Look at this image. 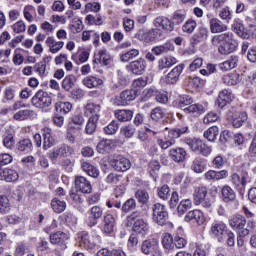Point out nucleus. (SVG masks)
Segmentation results:
<instances>
[{
  "instance_id": "16",
  "label": "nucleus",
  "mask_w": 256,
  "mask_h": 256,
  "mask_svg": "<svg viewBox=\"0 0 256 256\" xmlns=\"http://www.w3.org/2000/svg\"><path fill=\"white\" fill-rule=\"evenodd\" d=\"M128 71L133 75H143L147 69V62L143 58H139L129 63Z\"/></svg>"
},
{
  "instance_id": "21",
  "label": "nucleus",
  "mask_w": 256,
  "mask_h": 256,
  "mask_svg": "<svg viewBox=\"0 0 256 256\" xmlns=\"http://www.w3.org/2000/svg\"><path fill=\"white\" fill-rule=\"evenodd\" d=\"M153 25L156 27V29H163V31L171 32L174 29L173 22H171L169 18L165 16H159L154 19Z\"/></svg>"
},
{
  "instance_id": "33",
  "label": "nucleus",
  "mask_w": 256,
  "mask_h": 256,
  "mask_svg": "<svg viewBox=\"0 0 256 256\" xmlns=\"http://www.w3.org/2000/svg\"><path fill=\"white\" fill-rule=\"evenodd\" d=\"M210 31L211 33H223L227 31V25H225L221 20L218 18H212L209 21Z\"/></svg>"
},
{
  "instance_id": "62",
  "label": "nucleus",
  "mask_w": 256,
  "mask_h": 256,
  "mask_svg": "<svg viewBox=\"0 0 256 256\" xmlns=\"http://www.w3.org/2000/svg\"><path fill=\"white\" fill-rule=\"evenodd\" d=\"M68 29L71 31V33H81V31H83V21H81V19L72 21L69 25H68Z\"/></svg>"
},
{
  "instance_id": "17",
  "label": "nucleus",
  "mask_w": 256,
  "mask_h": 256,
  "mask_svg": "<svg viewBox=\"0 0 256 256\" xmlns=\"http://www.w3.org/2000/svg\"><path fill=\"white\" fill-rule=\"evenodd\" d=\"M184 220L187 223H190V221H194L197 223V225H205L207 219L205 218V214L201 210H192L189 211L186 215Z\"/></svg>"
},
{
  "instance_id": "53",
  "label": "nucleus",
  "mask_w": 256,
  "mask_h": 256,
  "mask_svg": "<svg viewBox=\"0 0 256 256\" xmlns=\"http://www.w3.org/2000/svg\"><path fill=\"white\" fill-rule=\"evenodd\" d=\"M99 120H97V117H90L87 124H86V135H93V133H95L96 129H97V122Z\"/></svg>"
},
{
  "instance_id": "19",
  "label": "nucleus",
  "mask_w": 256,
  "mask_h": 256,
  "mask_svg": "<svg viewBox=\"0 0 256 256\" xmlns=\"http://www.w3.org/2000/svg\"><path fill=\"white\" fill-rule=\"evenodd\" d=\"M89 217L86 219L88 227H95L97 225V220L103 217V208L99 206H93L90 209Z\"/></svg>"
},
{
  "instance_id": "32",
  "label": "nucleus",
  "mask_w": 256,
  "mask_h": 256,
  "mask_svg": "<svg viewBox=\"0 0 256 256\" xmlns=\"http://www.w3.org/2000/svg\"><path fill=\"white\" fill-rule=\"evenodd\" d=\"M103 83V79L91 75L86 76L82 80V84L88 89H95L96 87H100V85H103Z\"/></svg>"
},
{
  "instance_id": "46",
  "label": "nucleus",
  "mask_w": 256,
  "mask_h": 256,
  "mask_svg": "<svg viewBox=\"0 0 256 256\" xmlns=\"http://www.w3.org/2000/svg\"><path fill=\"white\" fill-rule=\"evenodd\" d=\"M177 63V59L173 56H166L161 58L158 61V69L163 70L167 69L169 67H172V65H175Z\"/></svg>"
},
{
  "instance_id": "56",
  "label": "nucleus",
  "mask_w": 256,
  "mask_h": 256,
  "mask_svg": "<svg viewBox=\"0 0 256 256\" xmlns=\"http://www.w3.org/2000/svg\"><path fill=\"white\" fill-rule=\"evenodd\" d=\"M205 86V80L199 78V77H194V78H189L188 80V87L191 89H201V87Z\"/></svg>"
},
{
  "instance_id": "12",
  "label": "nucleus",
  "mask_w": 256,
  "mask_h": 256,
  "mask_svg": "<svg viewBox=\"0 0 256 256\" xmlns=\"http://www.w3.org/2000/svg\"><path fill=\"white\" fill-rule=\"evenodd\" d=\"M110 165L115 171H119L125 173V171H129L131 169V161L125 158V156L114 155L110 160Z\"/></svg>"
},
{
  "instance_id": "59",
  "label": "nucleus",
  "mask_w": 256,
  "mask_h": 256,
  "mask_svg": "<svg viewBox=\"0 0 256 256\" xmlns=\"http://www.w3.org/2000/svg\"><path fill=\"white\" fill-rule=\"evenodd\" d=\"M195 29H197V22L193 19L187 20L182 26L183 33L191 34Z\"/></svg>"
},
{
  "instance_id": "26",
  "label": "nucleus",
  "mask_w": 256,
  "mask_h": 256,
  "mask_svg": "<svg viewBox=\"0 0 256 256\" xmlns=\"http://www.w3.org/2000/svg\"><path fill=\"white\" fill-rule=\"evenodd\" d=\"M0 179L7 183H14V181L19 179V173L11 168H4L0 170Z\"/></svg>"
},
{
  "instance_id": "57",
  "label": "nucleus",
  "mask_w": 256,
  "mask_h": 256,
  "mask_svg": "<svg viewBox=\"0 0 256 256\" xmlns=\"http://www.w3.org/2000/svg\"><path fill=\"white\" fill-rule=\"evenodd\" d=\"M207 37H209V29L207 28H199L198 32L194 35V40L197 43H201V41H207Z\"/></svg>"
},
{
  "instance_id": "41",
  "label": "nucleus",
  "mask_w": 256,
  "mask_h": 256,
  "mask_svg": "<svg viewBox=\"0 0 256 256\" xmlns=\"http://www.w3.org/2000/svg\"><path fill=\"white\" fill-rule=\"evenodd\" d=\"M222 81L225 85H237L241 82V75L237 72L228 73L222 77Z\"/></svg>"
},
{
  "instance_id": "30",
  "label": "nucleus",
  "mask_w": 256,
  "mask_h": 256,
  "mask_svg": "<svg viewBox=\"0 0 256 256\" xmlns=\"http://www.w3.org/2000/svg\"><path fill=\"white\" fill-rule=\"evenodd\" d=\"M115 229V217L113 214H106L103 218V231L107 235L113 233Z\"/></svg>"
},
{
  "instance_id": "47",
  "label": "nucleus",
  "mask_w": 256,
  "mask_h": 256,
  "mask_svg": "<svg viewBox=\"0 0 256 256\" xmlns=\"http://www.w3.org/2000/svg\"><path fill=\"white\" fill-rule=\"evenodd\" d=\"M82 169L83 171H85V173H87V175H89L90 177H94L97 178L99 177V169H97V167L93 166L91 163L89 162H83L82 163Z\"/></svg>"
},
{
  "instance_id": "5",
  "label": "nucleus",
  "mask_w": 256,
  "mask_h": 256,
  "mask_svg": "<svg viewBox=\"0 0 256 256\" xmlns=\"http://www.w3.org/2000/svg\"><path fill=\"white\" fill-rule=\"evenodd\" d=\"M187 129V127H184L182 129L170 130L167 136L157 139V145H159L161 149H169V147H173V145H175V139H179L183 133H187Z\"/></svg>"
},
{
  "instance_id": "42",
  "label": "nucleus",
  "mask_w": 256,
  "mask_h": 256,
  "mask_svg": "<svg viewBox=\"0 0 256 256\" xmlns=\"http://www.w3.org/2000/svg\"><path fill=\"white\" fill-rule=\"evenodd\" d=\"M173 49H175V46H173L171 42H166L162 45L155 46L154 48H152V53H154V55L159 56L165 53H169V51H173Z\"/></svg>"
},
{
  "instance_id": "39",
  "label": "nucleus",
  "mask_w": 256,
  "mask_h": 256,
  "mask_svg": "<svg viewBox=\"0 0 256 256\" xmlns=\"http://www.w3.org/2000/svg\"><path fill=\"white\" fill-rule=\"evenodd\" d=\"M35 112L31 109L20 110L13 115L15 121H27V119H33Z\"/></svg>"
},
{
  "instance_id": "14",
  "label": "nucleus",
  "mask_w": 256,
  "mask_h": 256,
  "mask_svg": "<svg viewBox=\"0 0 256 256\" xmlns=\"http://www.w3.org/2000/svg\"><path fill=\"white\" fill-rule=\"evenodd\" d=\"M137 37L140 41H144V43H151L152 41H155V39L163 37V32L156 28L148 31L140 29L137 33Z\"/></svg>"
},
{
  "instance_id": "43",
  "label": "nucleus",
  "mask_w": 256,
  "mask_h": 256,
  "mask_svg": "<svg viewBox=\"0 0 256 256\" xmlns=\"http://www.w3.org/2000/svg\"><path fill=\"white\" fill-rule=\"evenodd\" d=\"M237 63H239V58L237 56H231L230 59L221 63L219 67L221 71H231V69L237 67Z\"/></svg>"
},
{
  "instance_id": "20",
  "label": "nucleus",
  "mask_w": 256,
  "mask_h": 256,
  "mask_svg": "<svg viewBox=\"0 0 256 256\" xmlns=\"http://www.w3.org/2000/svg\"><path fill=\"white\" fill-rule=\"evenodd\" d=\"M233 99H235V96H233L231 90L224 89L219 93L216 103L220 109H223V107L229 105Z\"/></svg>"
},
{
  "instance_id": "51",
  "label": "nucleus",
  "mask_w": 256,
  "mask_h": 256,
  "mask_svg": "<svg viewBox=\"0 0 256 256\" xmlns=\"http://www.w3.org/2000/svg\"><path fill=\"white\" fill-rule=\"evenodd\" d=\"M23 13L24 19H26V21H28L29 23H33V17L37 15V10H35V7H33L32 5H28L24 7Z\"/></svg>"
},
{
  "instance_id": "64",
  "label": "nucleus",
  "mask_w": 256,
  "mask_h": 256,
  "mask_svg": "<svg viewBox=\"0 0 256 256\" xmlns=\"http://www.w3.org/2000/svg\"><path fill=\"white\" fill-rule=\"evenodd\" d=\"M191 169L194 173H203V171H205V164H203V160L196 158L192 163Z\"/></svg>"
},
{
  "instance_id": "34",
  "label": "nucleus",
  "mask_w": 256,
  "mask_h": 256,
  "mask_svg": "<svg viewBox=\"0 0 256 256\" xmlns=\"http://www.w3.org/2000/svg\"><path fill=\"white\" fill-rule=\"evenodd\" d=\"M229 225L232 229H243L247 225V220H245V217L236 214L229 220Z\"/></svg>"
},
{
  "instance_id": "37",
  "label": "nucleus",
  "mask_w": 256,
  "mask_h": 256,
  "mask_svg": "<svg viewBox=\"0 0 256 256\" xmlns=\"http://www.w3.org/2000/svg\"><path fill=\"white\" fill-rule=\"evenodd\" d=\"M101 113V105L89 102L85 106V114L91 115L90 117H97L99 120V114Z\"/></svg>"
},
{
  "instance_id": "6",
  "label": "nucleus",
  "mask_w": 256,
  "mask_h": 256,
  "mask_svg": "<svg viewBox=\"0 0 256 256\" xmlns=\"http://www.w3.org/2000/svg\"><path fill=\"white\" fill-rule=\"evenodd\" d=\"M78 241L83 249L93 250L97 243H101V236L97 234L89 235L86 231L78 233Z\"/></svg>"
},
{
  "instance_id": "11",
  "label": "nucleus",
  "mask_w": 256,
  "mask_h": 256,
  "mask_svg": "<svg viewBox=\"0 0 256 256\" xmlns=\"http://www.w3.org/2000/svg\"><path fill=\"white\" fill-rule=\"evenodd\" d=\"M229 230L227 229V224L223 221H214L211 224L210 233L215 237L220 243L225 241V235Z\"/></svg>"
},
{
  "instance_id": "2",
  "label": "nucleus",
  "mask_w": 256,
  "mask_h": 256,
  "mask_svg": "<svg viewBox=\"0 0 256 256\" xmlns=\"http://www.w3.org/2000/svg\"><path fill=\"white\" fill-rule=\"evenodd\" d=\"M139 217H141V212H132L131 215L128 216V222H134L132 226V231L134 233H137L138 235L145 237L146 235H149V224L143 218Z\"/></svg>"
},
{
  "instance_id": "63",
  "label": "nucleus",
  "mask_w": 256,
  "mask_h": 256,
  "mask_svg": "<svg viewBox=\"0 0 256 256\" xmlns=\"http://www.w3.org/2000/svg\"><path fill=\"white\" fill-rule=\"evenodd\" d=\"M117 131H119V123H117V121L115 120H113L106 127H104V133L106 135H115Z\"/></svg>"
},
{
  "instance_id": "61",
  "label": "nucleus",
  "mask_w": 256,
  "mask_h": 256,
  "mask_svg": "<svg viewBox=\"0 0 256 256\" xmlns=\"http://www.w3.org/2000/svg\"><path fill=\"white\" fill-rule=\"evenodd\" d=\"M150 117L153 121H161L165 117V110L161 107H156L152 109Z\"/></svg>"
},
{
  "instance_id": "36",
  "label": "nucleus",
  "mask_w": 256,
  "mask_h": 256,
  "mask_svg": "<svg viewBox=\"0 0 256 256\" xmlns=\"http://www.w3.org/2000/svg\"><path fill=\"white\" fill-rule=\"evenodd\" d=\"M69 240V235L65 232L58 231L52 235H50V243L52 245H63L65 241Z\"/></svg>"
},
{
  "instance_id": "40",
  "label": "nucleus",
  "mask_w": 256,
  "mask_h": 256,
  "mask_svg": "<svg viewBox=\"0 0 256 256\" xmlns=\"http://www.w3.org/2000/svg\"><path fill=\"white\" fill-rule=\"evenodd\" d=\"M109 61H111V56H109L107 50H99L98 53L94 55V63L109 65Z\"/></svg>"
},
{
  "instance_id": "48",
  "label": "nucleus",
  "mask_w": 256,
  "mask_h": 256,
  "mask_svg": "<svg viewBox=\"0 0 256 256\" xmlns=\"http://www.w3.org/2000/svg\"><path fill=\"white\" fill-rule=\"evenodd\" d=\"M51 207H52L54 213H63V211H65V209H67V203L63 200L54 198L51 201Z\"/></svg>"
},
{
  "instance_id": "31",
  "label": "nucleus",
  "mask_w": 256,
  "mask_h": 256,
  "mask_svg": "<svg viewBox=\"0 0 256 256\" xmlns=\"http://www.w3.org/2000/svg\"><path fill=\"white\" fill-rule=\"evenodd\" d=\"M96 149L99 153H111L115 149V141L109 139L101 140Z\"/></svg>"
},
{
  "instance_id": "23",
  "label": "nucleus",
  "mask_w": 256,
  "mask_h": 256,
  "mask_svg": "<svg viewBox=\"0 0 256 256\" xmlns=\"http://www.w3.org/2000/svg\"><path fill=\"white\" fill-rule=\"evenodd\" d=\"M75 187L77 191L81 193H91L93 191V187L91 186V182L85 179L83 176H78L75 178Z\"/></svg>"
},
{
  "instance_id": "58",
  "label": "nucleus",
  "mask_w": 256,
  "mask_h": 256,
  "mask_svg": "<svg viewBox=\"0 0 256 256\" xmlns=\"http://www.w3.org/2000/svg\"><path fill=\"white\" fill-rule=\"evenodd\" d=\"M16 149H18V151H31V149H33V143L29 139L20 140L16 144Z\"/></svg>"
},
{
  "instance_id": "45",
  "label": "nucleus",
  "mask_w": 256,
  "mask_h": 256,
  "mask_svg": "<svg viewBox=\"0 0 256 256\" xmlns=\"http://www.w3.org/2000/svg\"><path fill=\"white\" fill-rule=\"evenodd\" d=\"M75 83H77V76L73 74L67 75L62 81V89L65 91H71V89L75 87Z\"/></svg>"
},
{
  "instance_id": "50",
  "label": "nucleus",
  "mask_w": 256,
  "mask_h": 256,
  "mask_svg": "<svg viewBox=\"0 0 256 256\" xmlns=\"http://www.w3.org/2000/svg\"><path fill=\"white\" fill-rule=\"evenodd\" d=\"M175 239H173V235L170 233H164L162 235V245L164 249H167L168 251H171L173 249Z\"/></svg>"
},
{
  "instance_id": "52",
  "label": "nucleus",
  "mask_w": 256,
  "mask_h": 256,
  "mask_svg": "<svg viewBox=\"0 0 256 256\" xmlns=\"http://www.w3.org/2000/svg\"><path fill=\"white\" fill-rule=\"evenodd\" d=\"M135 57H139L138 49H131L120 56V59L123 63H129L131 59H135Z\"/></svg>"
},
{
  "instance_id": "44",
  "label": "nucleus",
  "mask_w": 256,
  "mask_h": 256,
  "mask_svg": "<svg viewBox=\"0 0 256 256\" xmlns=\"http://www.w3.org/2000/svg\"><path fill=\"white\" fill-rule=\"evenodd\" d=\"M73 109V105L70 102H56L55 103V111L61 115H67Z\"/></svg>"
},
{
  "instance_id": "27",
  "label": "nucleus",
  "mask_w": 256,
  "mask_h": 256,
  "mask_svg": "<svg viewBox=\"0 0 256 256\" xmlns=\"http://www.w3.org/2000/svg\"><path fill=\"white\" fill-rule=\"evenodd\" d=\"M174 245L177 249H185L187 247V237L182 227H179L175 233Z\"/></svg>"
},
{
  "instance_id": "35",
  "label": "nucleus",
  "mask_w": 256,
  "mask_h": 256,
  "mask_svg": "<svg viewBox=\"0 0 256 256\" xmlns=\"http://www.w3.org/2000/svg\"><path fill=\"white\" fill-rule=\"evenodd\" d=\"M183 111L188 115H202V113L207 111V108L201 104H190L186 106Z\"/></svg>"
},
{
  "instance_id": "18",
  "label": "nucleus",
  "mask_w": 256,
  "mask_h": 256,
  "mask_svg": "<svg viewBox=\"0 0 256 256\" xmlns=\"http://www.w3.org/2000/svg\"><path fill=\"white\" fill-rule=\"evenodd\" d=\"M185 69V64H179L175 66L166 76V83L168 85H174V83H177L179 81V77H181V74L183 73V70Z\"/></svg>"
},
{
  "instance_id": "54",
  "label": "nucleus",
  "mask_w": 256,
  "mask_h": 256,
  "mask_svg": "<svg viewBox=\"0 0 256 256\" xmlns=\"http://www.w3.org/2000/svg\"><path fill=\"white\" fill-rule=\"evenodd\" d=\"M191 207H193V201H191V199H184L178 205V213L184 215Z\"/></svg>"
},
{
  "instance_id": "29",
  "label": "nucleus",
  "mask_w": 256,
  "mask_h": 256,
  "mask_svg": "<svg viewBox=\"0 0 256 256\" xmlns=\"http://www.w3.org/2000/svg\"><path fill=\"white\" fill-rule=\"evenodd\" d=\"M114 115L121 123H127L133 119L134 112L129 109H118L115 110Z\"/></svg>"
},
{
  "instance_id": "55",
  "label": "nucleus",
  "mask_w": 256,
  "mask_h": 256,
  "mask_svg": "<svg viewBox=\"0 0 256 256\" xmlns=\"http://www.w3.org/2000/svg\"><path fill=\"white\" fill-rule=\"evenodd\" d=\"M217 135H219V128L217 126H212L204 132V137L208 141H215Z\"/></svg>"
},
{
  "instance_id": "9",
  "label": "nucleus",
  "mask_w": 256,
  "mask_h": 256,
  "mask_svg": "<svg viewBox=\"0 0 256 256\" xmlns=\"http://www.w3.org/2000/svg\"><path fill=\"white\" fill-rule=\"evenodd\" d=\"M135 99H137V92L135 90H124L115 97L114 105L117 107H127Z\"/></svg>"
},
{
  "instance_id": "13",
  "label": "nucleus",
  "mask_w": 256,
  "mask_h": 256,
  "mask_svg": "<svg viewBox=\"0 0 256 256\" xmlns=\"http://www.w3.org/2000/svg\"><path fill=\"white\" fill-rule=\"evenodd\" d=\"M141 249L144 255L152 254L153 256H161V249L159 248V240L155 238L145 240L142 243Z\"/></svg>"
},
{
  "instance_id": "22",
  "label": "nucleus",
  "mask_w": 256,
  "mask_h": 256,
  "mask_svg": "<svg viewBox=\"0 0 256 256\" xmlns=\"http://www.w3.org/2000/svg\"><path fill=\"white\" fill-rule=\"evenodd\" d=\"M42 137H43V148L51 149L56 143L55 137L53 136V130L49 127H44L42 129Z\"/></svg>"
},
{
  "instance_id": "7",
  "label": "nucleus",
  "mask_w": 256,
  "mask_h": 256,
  "mask_svg": "<svg viewBox=\"0 0 256 256\" xmlns=\"http://www.w3.org/2000/svg\"><path fill=\"white\" fill-rule=\"evenodd\" d=\"M152 219L157 225H165L169 219V212H167V207L161 203H156L152 207Z\"/></svg>"
},
{
  "instance_id": "28",
  "label": "nucleus",
  "mask_w": 256,
  "mask_h": 256,
  "mask_svg": "<svg viewBox=\"0 0 256 256\" xmlns=\"http://www.w3.org/2000/svg\"><path fill=\"white\" fill-rule=\"evenodd\" d=\"M170 159L175 163H183L187 159V151L183 148H172L169 151Z\"/></svg>"
},
{
  "instance_id": "60",
  "label": "nucleus",
  "mask_w": 256,
  "mask_h": 256,
  "mask_svg": "<svg viewBox=\"0 0 256 256\" xmlns=\"http://www.w3.org/2000/svg\"><path fill=\"white\" fill-rule=\"evenodd\" d=\"M135 127L131 124L125 125L120 129V133L125 137L126 139H131L135 135Z\"/></svg>"
},
{
  "instance_id": "10",
  "label": "nucleus",
  "mask_w": 256,
  "mask_h": 256,
  "mask_svg": "<svg viewBox=\"0 0 256 256\" xmlns=\"http://www.w3.org/2000/svg\"><path fill=\"white\" fill-rule=\"evenodd\" d=\"M51 96L49 93L39 90L33 97H32V105L34 107H38L39 109H45L49 107L52 103Z\"/></svg>"
},
{
  "instance_id": "25",
  "label": "nucleus",
  "mask_w": 256,
  "mask_h": 256,
  "mask_svg": "<svg viewBox=\"0 0 256 256\" xmlns=\"http://www.w3.org/2000/svg\"><path fill=\"white\" fill-rule=\"evenodd\" d=\"M45 44L49 48V52L53 55L59 53L63 47H65V42L57 41L53 36H49L46 38Z\"/></svg>"
},
{
  "instance_id": "49",
  "label": "nucleus",
  "mask_w": 256,
  "mask_h": 256,
  "mask_svg": "<svg viewBox=\"0 0 256 256\" xmlns=\"http://www.w3.org/2000/svg\"><path fill=\"white\" fill-rule=\"evenodd\" d=\"M231 183L234 187H245L247 185V177L239 176L237 173L231 175Z\"/></svg>"
},
{
  "instance_id": "15",
  "label": "nucleus",
  "mask_w": 256,
  "mask_h": 256,
  "mask_svg": "<svg viewBox=\"0 0 256 256\" xmlns=\"http://www.w3.org/2000/svg\"><path fill=\"white\" fill-rule=\"evenodd\" d=\"M228 119L231 120L233 127L239 129L247 121L248 115L247 112L237 111L235 108H232L228 112Z\"/></svg>"
},
{
  "instance_id": "8",
  "label": "nucleus",
  "mask_w": 256,
  "mask_h": 256,
  "mask_svg": "<svg viewBox=\"0 0 256 256\" xmlns=\"http://www.w3.org/2000/svg\"><path fill=\"white\" fill-rule=\"evenodd\" d=\"M185 143L186 145H188V147H190L191 151H193L194 153H200L201 155H204V157L211 155V147L207 146L200 139L188 138L185 140Z\"/></svg>"
},
{
  "instance_id": "24",
  "label": "nucleus",
  "mask_w": 256,
  "mask_h": 256,
  "mask_svg": "<svg viewBox=\"0 0 256 256\" xmlns=\"http://www.w3.org/2000/svg\"><path fill=\"white\" fill-rule=\"evenodd\" d=\"M229 177V172L227 170H209L204 174V179L206 181H221V179H227Z\"/></svg>"
},
{
  "instance_id": "4",
  "label": "nucleus",
  "mask_w": 256,
  "mask_h": 256,
  "mask_svg": "<svg viewBox=\"0 0 256 256\" xmlns=\"http://www.w3.org/2000/svg\"><path fill=\"white\" fill-rule=\"evenodd\" d=\"M85 123V118L82 115L76 114L70 118L67 128V139L70 143H75L77 133L81 131V125Z\"/></svg>"
},
{
  "instance_id": "1",
  "label": "nucleus",
  "mask_w": 256,
  "mask_h": 256,
  "mask_svg": "<svg viewBox=\"0 0 256 256\" xmlns=\"http://www.w3.org/2000/svg\"><path fill=\"white\" fill-rule=\"evenodd\" d=\"M211 43L214 47H218V51L221 55H229V53H233L239 45L233 36V32L215 35L211 39Z\"/></svg>"
},
{
  "instance_id": "3",
  "label": "nucleus",
  "mask_w": 256,
  "mask_h": 256,
  "mask_svg": "<svg viewBox=\"0 0 256 256\" xmlns=\"http://www.w3.org/2000/svg\"><path fill=\"white\" fill-rule=\"evenodd\" d=\"M209 191L205 186H198L194 188L193 203L196 206L202 205L204 209H210L213 205V199L209 198Z\"/></svg>"
},
{
  "instance_id": "38",
  "label": "nucleus",
  "mask_w": 256,
  "mask_h": 256,
  "mask_svg": "<svg viewBox=\"0 0 256 256\" xmlns=\"http://www.w3.org/2000/svg\"><path fill=\"white\" fill-rule=\"evenodd\" d=\"M221 193L224 203H230V201H235V199L237 198L235 191L227 185L222 187Z\"/></svg>"
}]
</instances>
